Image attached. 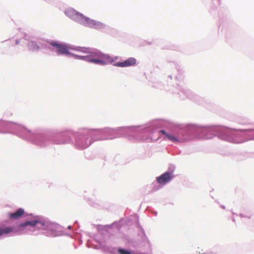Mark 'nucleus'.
Listing matches in <instances>:
<instances>
[{"label": "nucleus", "instance_id": "nucleus-1", "mask_svg": "<svg viewBox=\"0 0 254 254\" xmlns=\"http://www.w3.org/2000/svg\"><path fill=\"white\" fill-rule=\"evenodd\" d=\"M84 53L86 54V55H75L74 57L77 59L84 60L88 62L101 65L111 64L114 62L113 59L111 57L107 55L104 54L98 51L88 52L84 51Z\"/></svg>", "mask_w": 254, "mask_h": 254}, {"label": "nucleus", "instance_id": "nucleus-2", "mask_svg": "<svg viewBox=\"0 0 254 254\" xmlns=\"http://www.w3.org/2000/svg\"><path fill=\"white\" fill-rule=\"evenodd\" d=\"M77 16L80 20V22L85 26L95 29H100L104 26L103 24L100 22L91 19L82 14L77 13Z\"/></svg>", "mask_w": 254, "mask_h": 254}, {"label": "nucleus", "instance_id": "nucleus-3", "mask_svg": "<svg viewBox=\"0 0 254 254\" xmlns=\"http://www.w3.org/2000/svg\"><path fill=\"white\" fill-rule=\"evenodd\" d=\"M50 45L56 49L58 55L69 54V48L65 45L58 43L57 42H52Z\"/></svg>", "mask_w": 254, "mask_h": 254}, {"label": "nucleus", "instance_id": "nucleus-4", "mask_svg": "<svg viewBox=\"0 0 254 254\" xmlns=\"http://www.w3.org/2000/svg\"><path fill=\"white\" fill-rule=\"evenodd\" d=\"M53 237L61 235L62 232V227L57 223H49V232Z\"/></svg>", "mask_w": 254, "mask_h": 254}, {"label": "nucleus", "instance_id": "nucleus-5", "mask_svg": "<svg viewBox=\"0 0 254 254\" xmlns=\"http://www.w3.org/2000/svg\"><path fill=\"white\" fill-rule=\"evenodd\" d=\"M136 64V60L134 58H129L122 62H118L114 64V65L118 67H128L134 66Z\"/></svg>", "mask_w": 254, "mask_h": 254}, {"label": "nucleus", "instance_id": "nucleus-6", "mask_svg": "<svg viewBox=\"0 0 254 254\" xmlns=\"http://www.w3.org/2000/svg\"><path fill=\"white\" fill-rule=\"evenodd\" d=\"M172 178L171 174L169 172H166L162 174L159 177L157 178V182L159 184L164 185L169 182Z\"/></svg>", "mask_w": 254, "mask_h": 254}, {"label": "nucleus", "instance_id": "nucleus-7", "mask_svg": "<svg viewBox=\"0 0 254 254\" xmlns=\"http://www.w3.org/2000/svg\"><path fill=\"white\" fill-rule=\"evenodd\" d=\"M24 213V211L22 208H19L14 213L9 214V217L10 219H16L21 217Z\"/></svg>", "mask_w": 254, "mask_h": 254}, {"label": "nucleus", "instance_id": "nucleus-8", "mask_svg": "<svg viewBox=\"0 0 254 254\" xmlns=\"http://www.w3.org/2000/svg\"><path fill=\"white\" fill-rule=\"evenodd\" d=\"M160 132L163 134H165L166 136V138L168 139V140L172 142H177L179 141V140L176 137H175L174 136L171 134L166 133L165 131L164 130H160Z\"/></svg>", "mask_w": 254, "mask_h": 254}, {"label": "nucleus", "instance_id": "nucleus-9", "mask_svg": "<svg viewBox=\"0 0 254 254\" xmlns=\"http://www.w3.org/2000/svg\"><path fill=\"white\" fill-rule=\"evenodd\" d=\"M37 222H38V221H35V220L31 221H27L24 223L20 224L19 225V227L22 228V227H26V226H29V225H30L31 226H34L36 225Z\"/></svg>", "mask_w": 254, "mask_h": 254}, {"label": "nucleus", "instance_id": "nucleus-10", "mask_svg": "<svg viewBox=\"0 0 254 254\" xmlns=\"http://www.w3.org/2000/svg\"><path fill=\"white\" fill-rule=\"evenodd\" d=\"M12 231V229L10 227H4L0 229V236L4 234H8Z\"/></svg>", "mask_w": 254, "mask_h": 254}, {"label": "nucleus", "instance_id": "nucleus-11", "mask_svg": "<svg viewBox=\"0 0 254 254\" xmlns=\"http://www.w3.org/2000/svg\"><path fill=\"white\" fill-rule=\"evenodd\" d=\"M28 47L30 50L32 51L36 50L39 48L37 44L34 42H30L28 44Z\"/></svg>", "mask_w": 254, "mask_h": 254}, {"label": "nucleus", "instance_id": "nucleus-12", "mask_svg": "<svg viewBox=\"0 0 254 254\" xmlns=\"http://www.w3.org/2000/svg\"><path fill=\"white\" fill-rule=\"evenodd\" d=\"M119 252L120 254H131V253L130 252L125 250L124 249H119Z\"/></svg>", "mask_w": 254, "mask_h": 254}]
</instances>
